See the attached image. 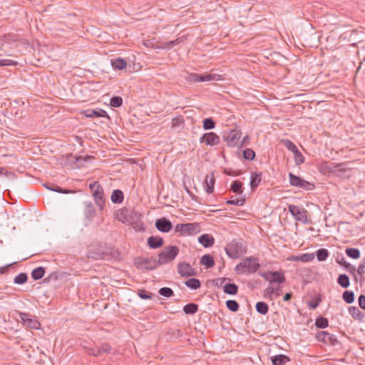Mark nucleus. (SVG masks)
<instances>
[{
    "label": "nucleus",
    "mask_w": 365,
    "mask_h": 365,
    "mask_svg": "<svg viewBox=\"0 0 365 365\" xmlns=\"http://www.w3.org/2000/svg\"><path fill=\"white\" fill-rule=\"evenodd\" d=\"M220 283L219 284L221 287L225 294L235 295L238 292V286L235 283H230L228 278H221L218 279Z\"/></svg>",
    "instance_id": "nucleus-16"
},
{
    "label": "nucleus",
    "mask_w": 365,
    "mask_h": 365,
    "mask_svg": "<svg viewBox=\"0 0 365 365\" xmlns=\"http://www.w3.org/2000/svg\"><path fill=\"white\" fill-rule=\"evenodd\" d=\"M123 103V99L120 96H114L110 98V105L114 108L120 107Z\"/></svg>",
    "instance_id": "nucleus-48"
},
{
    "label": "nucleus",
    "mask_w": 365,
    "mask_h": 365,
    "mask_svg": "<svg viewBox=\"0 0 365 365\" xmlns=\"http://www.w3.org/2000/svg\"><path fill=\"white\" fill-rule=\"evenodd\" d=\"M135 264L138 269L146 270H153L159 266L155 258L145 259L139 257L135 259Z\"/></svg>",
    "instance_id": "nucleus-11"
},
{
    "label": "nucleus",
    "mask_w": 365,
    "mask_h": 365,
    "mask_svg": "<svg viewBox=\"0 0 365 365\" xmlns=\"http://www.w3.org/2000/svg\"><path fill=\"white\" fill-rule=\"evenodd\" d=\"M45 274V269L43 267H38L33 269L31 272V277L34 280H38L41 279Z\"/></svg>",
    "instance_id": "nucleus-31"
},
{
    "label": "nucleus",
    "mask_w": 365,
    "mask_h": 365,
    "mask_svg": "<svg viewBox=\"0 0 365 365\" xmlns=\"http://www.w3.org/2000/svg\"><path fill=\"white\" fill-rule=\"evenodd\" d=\"M342 298L347 304H351L354 301V293L352 291H345L342 294Z\"/></svg>",
    "instance_id": "nucleus-39"
},
{
    "label": "nucleus",
    "mask_w": 365,
    "mask_h": 365,
    "mask_svg": "<svg viewBox=\"0 0 365 365\" xmlns=\"http://www.w3.org/2000/svg\"><path fill=\"white\" fill-rule=\"evenodd\" d=\"M158 292L165 297H170L174 295L173 289L169 287H162L159 289Z\"/></svg>",
    "instance_id": "nucleus-47"
},
{
    "label": "nucleus",
    "mask_w": 365,
    "mask_h": 365,
    "mask_svg": "<svg viewBox=\"0 0 365 365\" xmlns=\"http://www.w3.org/2000/svg\"><path fill=\"white\" fill-rule=\"evenodd\" d=\"M147 243L149 247L158 249L163 245L164 240L160 236H150L148 238Z\"/></svg>",
    "instance_id": "nucleus-21"
},
{
    "label": "nucleus",
    "mask_w": 365,
    "mask_h": 365,
    "mask_svg": "<svg viewBox=\"0 0 365 365\" xmlns=\"http://www.w3.org/2000/svg\"><path fill=\"white\" fill-rule=\"evenodd\" d=\"M288 210L296 220L300 221L304 224L308 222L307 210L304 208L301 209L297 205H289L288 206Z\"/></svg>",
    "instance_id": "nucleus-10"
},
{
    "label": "nucleus",
    "mask_w": 365,
    "mask_h": 365,
    "mask_svg": "<svg viewBox=\"0 0 365 365\" xmlns=\"http://www.w3.org/2000/svg\"><path fill=\"white\" fill-rule=\"evenodd\" d=\"M245 202V199H240L236 198L235 200H229L227 201V204L228 205H237V206H242Z\"/></svg>",
    "instance_id": "nucleus-55"
},
{
    "label": "nucleus",
    "mask_w": 365,
    "mask_h": 365,
    "mask_svg": "<svg viewBox=\"0 0 365 365\" xmlns=\"http://www.w3.org/2000/svg\"><path fill=\"white\" fill-rule=\"evenodd\" d=\"M283 143L286 148L292 152L293 154L298 150L295 144L289 140H283Z\"/></svg>",
    "instance_id": "nucleus-49"
},
{
    "label": "nucleus",
    "mask_w": 365,
    "mask_h": 365,
    "mask_svg": "<svg viewBox=\"0 0 365 365\" xmlns=\"http://www.w3.org/2000/svg\"><path fill=\"white\" fill-rule=\"evenodd\" d=\"M260 275L267 281L270 283H278L281 284L285 282V277L284 274L281 272L268 271L261 273Z\"/></svg>",
    "instance_id": "nucleus-13"
},
{
    "label": "nucleus",
    "mask_w": 365,
    "mask_h": 365,
    "mask_svg": "<svg viewBox=\"0 0 365 365\" xmlns=\"http://www.w3.org/2000/svg\"><path fill=\"white\" fill-rule=\"evenodd\" d=\"M215 125V122L211 118H205L202 122V127L205 130L213 129Z\"/></svg>",
    "instance_id": "nucleus-43"
},
{
    "label": "nucleus",
    "mask_w": 365,
    "mask_h": 365,
    "mask_svg": "<svg viewBox=\"0 0 365 365\" xmlns=\"http://www.w3.org/2000/svg\"><path fill=\"white\" fill-rule=\"evenodd\" d=\"M243 158L247 160H252L255 158V153L251 148H246L243 150Z\"/></svg>",
    "instance_id": "nucleus-46"
},
{
    "label": "nucleus",
    "mask_w": 365,
    "mask_h": 365,
    "mask_svg": "<svg viewBox=\"0 0 365 365\" xmlns=\"http://www.w3.org/2000/svg\"><path fill=\"white\" fill-rule=\"evenodd\" d=\"M256 310L261 314H266L269 311V307L266 302H259L256 304Z\"/></svg>",
    "instance_id": "nucleus-35"
},
{
    "label": "nucleus",
    "mask_w": 365,
    "mask_h": 365,
    "mask_svg": "<svg viewBox=\"0 0 365 365\" xmlns=\"http://www.w3.org/2000/svg\"><path fill=\"white\" fill-rule=\"evenodd\" d=\"M28 276L26 273H20L15 277L14 282L15 284H23L27 282Z\"/></svg>",
    "instance_id": "nucleus-44"
},
{
    "label": "nucleus",
    "mask_w": 365,
    "mask_h": 365,
    "mask_svg": "<svg viewBox=\"0 0 365 365\" xmlns=\"http://www.w3.org/2000/svg\"><path fill=\"white\" fill-rule=\"evenodd\" d=\"M87 354L88 355H91V356H96V357H98V356H101V353H100V350H99L98 346L88 348Z\"/></svg>",
    "instance_id": "nucleus-56"
},
{
    "label": "nucleus",
    "mask_w": 365,
    "mask_h": 365,
    "mask_svg": "<svg viewBox=\"0 0 365 365\" xmlns=\"http://www.w3.org/2000/svg\"><path fill=\"white\" fill-rule=\"evenodd\" d=\"M18 63L11 59L0 60V67L8 66H17Z\"/></svg>",
    "instance_id": "nucleus-57"
},
{
    "label": "nucleus",
    "mask_w": 365,
    "mask_h": 365,
    "mask_svg": "<svg viewBox=\"0 0 365 365\" xmlns=\"http://www.w3.org/2000/svg\"><path fill=\"white\" fill-rule=\"evenodd\" d=\"M155 225L157 230L162 232H169L173 228L172 222L166 217L156 220Z\"/></svg>",
    "instance_id": "nucleus-17"
},
{
    "label": "nucleus",
    "mask_w": 365,
    "mask_h": 365,
    "mask_svg": "<svg viewBox=\"0 0 365 365\" xmlns=\"http://www.w3.org/2000/svg\"><path fill=\"white\" fill-rule=\"evenodd\" d=\"M106 256H108V252H103V251H101L97 253H94L93 252L90 251L89 254H88L89 257L95 258L96 259H104V258H106Z\"/></svg>",
    "instance_id": "nucleus-50"
},
{
    "label": "nucleus",
    "mask_w": 365,
    "mask_h": 365,
    "mask_svg": "<svg viewBox=\"0 0 365 365\" xmlns=\"http://www.w3.org/2000/svg\"><path fill=\"white\" fill-rule=\"evenodd\" d=\"M294 159L296 165H301L304 162V158L299 150L294 153Z\"/></svg>",
    "instance_id": "nucleus-52"
},
{
    "label": "nucleus",
    "mask_w": 365,
    "mask_h": 365,
    "mask_svg": "<svg viewBox=\"0 0 365 365\" xmlns=\"http://www.w3.org/2000/svg\"><path fill=\"white\" fill-rule=\"evenodd\" d=\"M178 273L182 277L195 276L194 269L187 263H180L178 267Z\"/></svg>",
    "instance_id": "nucleus-20"
},
{
    "label": "nucleus",
    "mask_w": 365,
    "mask_h": 365,
    "mask_svg": "<svg viewBox=\"0 0 365 365\" xmlns=\"http://www.w3.org/2000/svg\"><path fill=\"white\" fill-rule=\"evenodd\" d=\"M272 292H274V294L276 296L281 295V294H282L281 287L278 286L277 287H273V289Z\"/></svg>",
    "instance_id": "nucleus-63"
},
{
    "label": "nucleus",
    "mask_w": 365,
    "mask_h": 365,
    "mask_svg": "<svg viewBox=\"0 0 365 365\" xmlns=\"http://www.w3.org/2000/svg\"><path fill=\"white\" fill-rule=\"evenodd\" d=\"M346 254L352 259H358L360 257V251L356 248H347Z\"/></svg>",
    "instance_id": "nucleus-42"
},
{
    "label": "nucleus",
    "mask_w": 365,
    "mask_h": 365,
    "mask_svg": "<svg viewBox=\"0 0 365 365\" xmlns=\"http://www.w3.org/2000/svg\"><path fill=\"white\" fill-rule=\"evenodd\" d=\"M289 182L292 186L303 188L307 190H310L312 189V187H314V185L311 184L309 182L302 179L299 176L294 175L292 173H289Z\"/></svg>",
    "instance_id": "nucleus-12"
},
{
    "label": "nucleus",
    "mask_w": 365,
    "mask_h": 365,
    "mask_svg": "<svg viewBox=\"0 0 365 365\" xmlns=\"http://www.w3.org/2000/svg\"><path fill=\"white\" fill-rule=\"evenodd\" d=\"M188 81L192 83L205 82V81H220L222 79L220 75L217 73H206V74H197L190 73L187 78Z\"/></svg>",
    "instance_id": "nucleus-8"
},
{
    "label": "nucleus",
    "mask_w": 365,
    "mask_h": 365,
    "mask_svg": "<svg viewBox=\"0 0 365 365\" xmlns=\"http://www.w3.org/2000/svg\"><path fill=\"white\" fill-rule=\"evenodd\" d=\"M337 282L343 288H347L350 284L349 277L345 274H341L338 277Z\"/></svg>",
    "instance_id": "nucleus-34"
},
{
    "label": "nucleus",
    "mask_w": 365,
    "mask_h": 365,
    "mask_svg": "<svg viewBox=\"0 0 365 365\" xmlns=\"http://www.w3.org/2000/svg\"><path fill=\"white\" fill-rule=\"evenodd\" d=\"M138 295L143 299H149L152 297V294L146 292L144 289L139 290Z\"/></svg>",
    "instance_id": "nucleus-58"
},
{
    "label": "nucleus",
    "mask_w": 365,
    "mask_h": 365,
    "mask_svg": "<svg viewBox=\"0 0 365 365\" xmlns=\"http://www.w3.org/2000/svg\"><path fill=\"white\" fill-rule=\"evenodd\" d=\"M349 170L346 163H329L324 162L319 165V170L324 175L339 174Z\"/></svg>",
    "instance_id": "nucleus-5"
},
{
    "label": "nucleus",
    "mask_w": 365,
    "mask_h": 365,
    "mask_svg": "<svg viewBox=\"0 0 365 365\" xmlns=\"http://www.w3.org/2000/svg\"><path fill=\"white\" fill-rule=\"evenodd\" d=\"M200 263L206 267V268H211L215 265L213 257L210 255H205L200 259Z\"/></svg>",
    "instance_id": "nucleus-30"
},
{
    "label": "nucleus",
    "mask_w": 365,
    "mask_h": 365,
    "mask_svg": "<svg viewBox=\"0 0 365 365\" xmlns=\"http://www.w3.org/2000/svg\"><path fill=\"white\" fill-rule=\"evenodd\" d=\"M215 182V179L213 174H212L210 176H206L205 189L207 193L210 194L213 192Z\"/></svg>",
    "instance_id": "nucleus-24"
},
{
    "label": "nucleus",
    "mask_w": 365,
    "mask_h": 365,
    "mask_svg": "<svg viewBox=\"0 0 365 365\" xmlns=\"http://www.w3.org/2000/svg\"><path fill=\"white\" fill-rule=\"evenodd\" d=\"M319 302H320V299H317L316 301H312L309 303V307L312 309H315L319 306Z\"/></svg>",
    "instance_id": "nucleus-62"
},
{
    "label": "nucleus",
    "mask_w": 365,
    "mask_h": 365,
    "mask_svg": "<svg viewBox=\"0 0 365 365\" xmlns=\"http://www.w3.org/2000/svg\"><path fill=\"white\" fill-rule=\"evenodd\" d=\"M98 348H99V350H100L101 355L103 353H104V354H109V353H110V351L112 350L111 346L108 343H106V342H104V343L101 344L98 346Z\"/></svg>",
    "instance_id": "nucleus-51"
},
{
    "label": "nucleus",
    "mask_w": 365,
    "mask_h": 365,
    "mask_svg": "<svg viewBox=\"0 0 365 365\" xmlns=\"http://www.w3.org/2000/svg\"><path fill=\"white\" fill-rule=\"evenodd\" d=\"M241 135L240 130L234 128L229 131H224L222 138L229 147H235L239 143Z\"/></svg>",
    "instance_id": "nucleus-9"
},
{
    "label": "nucleus",
    "mask_w": 365,
    "mask_h": 365,
    "mask_svg": "<svg viewBox=\"0 0 365 365\" xmlns=\"http://www.w3.org/2000/svg\"><path fill=\"white\" fill-rule=\"evenodd\" d=\"M226 306L227 309L232 312H237L240 308L238 302L235 300L229 299L226 302Z\"/></svg>",
    "instance_id": "nucleus-41"
},
{
    "label": "nucleus",
    "mask_w": 365,
    "mask_h": 365,
    "mask_svg": "<svg viewBox=\"0 0 365 365\" xmlns=\"http://www.w3.org/2000/svg\"><path fill=\"white\" fill-rule=\"evenodd\" d=\"M20 318L24 324L29 328L37 329L40 327V323L26 313H20Z\"/></svg>",
    "instance_id": "nucleus-18"
},
{
    "label": "nucleus",
    "mask_w": 365,
    "mask_h": 365,
    "mask_svg": "<svg viewBox=\"0 0 365 365\" xmlns=\"http://www.w3.org/2000/svg\"><path fill=\"white\" fill-rule=\"evenodd\" d=\"M111 201L115 203H121L124 199V195L120 190H114L110 197Z\"/></svg>",
    "instance_id": "nucleus-27"
},
{
    "label": "nucleus",
    "mask_w": 365,
    "mask_h": 365,
    "mask_svg": "<svg viewBox=\"0 0 365 365\" xmlns=\"http://www.w3.org/2000/svg\"><path fill=\"white\" fill-rule=\"evenodd\" d=\"M316 338L319 341L328 345L334 346L338 343L337 338L335 335L325 331L318 332L316 335Z\"/></svg>",
    "instance_id": "nucleus-15"
},
{
    "label": "nucleus",
    "mask_w": 365,
    "mask_h": 365,
    "mask_svg": "<svg viewBox=\"0 0 365 365\" xmlns=\"http://www.w3.org/2000/svg\"><path fill=\"white\" fill-rule=\"evenodd\" d=\"M200 225L197 222L178 224L175 227V232L180 233L182 235H195L200 232Z\"/></svg>",
    "instance_id": "nucleus-7"
},
{
    "label": "nucleus",
    "mask_w": 365,
    "mask_h": 365,
    "mask_svg": "<svg viewBox=\"0 0 365 365\" xmlns=\"http://www.w3.org/2000/svg\"><path fill=\"white\" fill-rule=\"evenodd\" d=\"M89 188L93 192V197L96 205L102 210L105 206L104 192L102 186L98 182H94L89 184Z\"/></svg>",
    "instance_id": "nucleus-6"
},
{
    "label": "nucleus",
    "mask_w": 365,
    "mask_h": 365,
    "mask_svg": "<svg viewBox=\"0 0 365 365\" xmlns=\"http://www.w3.org/2000/svg\"><path fill=\"white\" fill-rule=\"evenodd\" d=\"M116 217L119 221L125 224H137L140 222L142 214L133 209L124 208L118 210Z\"/></svg>",
    "instance_id": "nucleus-3"
},
{
    "label": "nucleus",
    "mask_w": 365,
    "mask_h": 365,
    "mask_svg": "<svg viewBox=\"0 0 365 365\" xmlns=\"http://www.w3.org/2000/svg\"><path fill=\"white\" fill-rule=\"evenodd\" d=\"M185 285L192 289H197L200 287L201 282L198 279L190 278L185 282Z\"/></svg>",
    "instance_id": "nucleus-32"
},
{
    "label": "nucleus",
    "mask_w": 365,
    "mask_h": 365,
    "mask_svg": "<svg viewBox=\"0 0 365 365\" xmlns=\"http://www.w3.org/2000/svg\"><path fill=\"white\" fill-rule=\"evenodd\" d=\"M359 307L365 310V295L361 294L358 299Z\"/></svg>",
    "instance_id": "nucleus-60"
},
{
    "label": "nucleus",
    "mask_w": 365,
    "mask_h": 365,
    "mask_svg": "<svg viewBox=\"0 0 365 365\" xmlns=\"http://www.w3.org/2000/svg\"><path fill=\"white\" fill-rule=\"evenodd\" d=\"M111 66L115 70H123L127 66L125 60L121 58L111 60Z\"/></svg>",
    "instance_id": "nucleus-28"
},
{
    "label": "nucleus",
    "mask_w": 365,
    "mask_h": 365,
    "mask_svg": "<svg viewBox=\"0 0 365 365\" xmlns=\"http://www.w3.org/2000/svg\"><path fill=\"white\" fill-rule=\"evenodd\" d=\"M315 325L319 329H324L328 327V319L323 317H318L315 321Z\"/></svg>",
    "instance_id": "nucleus-38"
},
{
    "label": "nucleus",
    "mask_w": 365,
    "mask_h": 365,
    "mask_svg": "<svg viewBox=\"0 0 365 365\" xmlns=\"http://www.w3.org/2000/svg\"><path fill=\"white\" fill-rule=\"evenodd\" d=\"M83 114L87 118L104 117L109 118V115L104 110L101 108L88 109L83 112Z\"/></svg>",
    "instance_id": "nucleus-19"
},
{
    "label": "nucleus",
    "mask_w": 365,
    "mask_h": 365,
    "mask_svg": "<svg viewBox=\"0 0 365 365\" xmlns=\"http://www.w3.org/2000/svg\"><path fill=\"white\" fill-rule=\"evenodd\" d=\"M71 157L74 159L73 163L76 165V167L83 166V164H82L81 161H85L86 160V159L82 158L81 156H79V157L71 156Z\"/></svg>",
    "instance_id": "nucleus-59"
},
{
    "label": "nucleus",
    "mask_w": 365,
    "mask_h": 365,
    "mask_svg": "<svg viewBox=\"0 0 365 365\" xmlns=\"http://www.w3.org/2000/svg\"><path fill=\"white\" fill-rule=\"evenodd\" d=\"M48 190L56 191L57 192H61V193H68L70 191L68 190H63L61 187L56 185H45Z\"/></svg>",
    "instance_id": "nucleus-54"
},
{
    "label": "nucleus",
    "mask_w": 365,
    "mask_h": 365,
    "mask_svg": "<svg viewBox=\"0 0 365 365\" xmlns=\"http://www.w3.org/2000/svg\"><path fill=\"white\" fill-rule=\"evenodd\" d=\"M231 190L237 194H242L243 192L242 183L239 180H235L231 185Z\"/></svg>",
    "instance_id": "nucleus-37"
},
{
    "label": "nucleus",
    "mask_w": 365,
    "mask_h": 365,
    "mask_svg": "<svg viewBox=\"0 0 365 365\" xmlns=\"http://www.w3.org/2000/svg\"><path fill=\"white\" fill-rule=\"evenodd\" d=\"M314 259V255L312 253H306L300 255V261L303 262H311Z\"/></svg>",
    "instance_id": "nucleus-53"
},
{
    "label": "nucleus",
    "mask_w": 365,
    "mask_h": 365,
    "mask_svg": "<svg viewBox=\"0 0 365 365\" xmlns=\"http://www.w3.org/2000/svg\"><path fill=\"white\" fill-rule=\"evenodd\" d=\"M365 261H364L363 262H361L358 269H357V272L359 275L362 276L364 274V273L365 272Z\"/></svg>",
    "instance_id": "nucleus-61"
},
{
    "label": "nucleus",
    "mask_w": 365,
    "mask_h": 365,
    "mask_svg": "<svg viewBox=\"0 0 365 365\" xmlns=\"http://www.w3.org/2000/svg\"><path fill=\"white\" fill-rule=\"evenodd\" d=\"M84 213L86 217L90 219L96 215V208L92 202H88L85 203Z\"/></svg>",
    "instance_id": "nucleus-29"
},
{
    "label": "nucleus",
    "mask_w": 365,
    "mask_h": 365,
    "mask_svg": "<svg viewBox=\"0 0 365 365\" xmlns=\"http://www.w3.org/2000/svg\"><path fill=\"white\" fill-rule=\"evenodd\" d=\"M292 297V293L289 292V293H286L283 297V300L285 301V302H287L289 300H290Z\"/></svg>",
    "instance_id": "nucleus-64"
},
{
    "label": "nucleus",
    "mask_w": 365,
    "mask_h": 365,
    "mask_svg": "<svg viewBox=\"0 0 365 365\" xmlns=\"http://www.w3.org/2000/svg\"><path fill=\"white\" fill-rule=\"evenodd\" d=\"M179 253V248L176 246L169 245L165 247L158 255L157 260L158 265L168 264L173 261Z\"/></svg>",
    "instance_id": "nucleus-4"
},
{
    "label": "nucleus",
    "mask_w": 365,
    "mask_h": 365,
    "mask_svg": "<svg viewBox=\"0 0 365 365\" xmlns=\"http://www.w3.org/2000/svg\"><path fill=\"white\" fill-rule=\"evenodd\" d=\"M349 313L354 319L359 321H362L365 317V314L356 307H350Z\"/></svg>",
    "instance_id": "nucleus-25"
},
{
    "label": "nucleus",
    "mask_w": 365,
    "mask_h": 365,
    "mask_svg": "<svg viewBox=\"0 0 365 365\" xmlns=\"http://www.w3.org/2000/svg\"><path fill=\"white\" fill-rule=\"evenodd\" d=\"M289 358L284 354L275 355L271 357L273 365H284L287 362L289 361Z\"/></svg>",
    "instance_id": "nucleus-23"
},
{
    "label": "nucleus",
    "mask_w": 365,
    "mask_h": 365,
    "mask_svg": "<svg viewBox=\"0 0 365 365\" xmlns=\"http://www.w3.org/2000/svg\"><path fill=\"white\" fill-rule=\"evenodd\" d=\"M200 143H205L206 145L215 146L220 143V138L215 133L210 132L204 133L200 138Z\"/></svg>",
    "instance_id": "nucleus-14"
},
{
    "label": "nucleus",
    "mask_w": 365,
    "mask_h": 365,
    "mask_svg": "<svg viewBox=\"0 0 365 365\" xmlns=\"http://www.w3.org/2000/svg\"><path fill=\"white\" fill-rule=\"evenodd\" d=\"M198 310V305L195 303H189L184 306L183 311L187 314H194Z\"/></svg>",
    "instance_id": "nucleus-33"
},
{
    "label": "nucleus",
    "mask_w": 365,
    "mask_h": 365,
    "mask_svg": "<svg viewBox=\"0 0 365 365\" xmlns=\"http://www.w3.org/2000/svg\"><path fill=\"white\" fill-rule=\"evenodd\" d=\"M262 173H252L251 175V181H250V187L252 190H255L258 185H259L260 182L262 181Z\"/></svg>",
    "instance_id": "nucleus-26"
},
{
    "label": "nucleus",
    "mask_w": 365,
    "mask_h": 365,
    "mask_svg": "<svg viewBox=\"0 0 365 365\" xmlns=\"http://www.w3.org/2000/svg\"><path fill=\"white\" fill-rule=\"evenodd\" d=\"M260 267L258 258L250 256L245 257L235 267L237 274H252Z\"/></svg>",
    "instance_id": "nucleus-1"
},
{
    "label": "nucleus",
    "mask_w": 365,
    "mask_h": 365,
    "mask_svg": "<svg viewBox=\"0 0 365 365\" xmlns=\"http://www.w3.org/2000/svg\"><path fill=\"white\" fill-rule=\"evenodd\" d=\"M316 256L319 261H324L329 256V251L327 249L321 248L316 252Z\"/></svg>",
    "instance_id": "nucleus-36"
},
{
    "label": "nucleus",
    "mask_w": 365,
    "mask_h": 365,
    "mask_svg": "<svg viewBox=\"0 0 365 365\" xmlns=\"http://www.w3.org/2000/svg\"><path fill=\"white\" fill-rule=\"evenodd\" d=\"M198 241L205 247H210L213 245L215 239L209 234H203L198 237Z\"/></svg>",
    "instance_id": "nucleus-22"
},
{
    "label": "nucleus",
    "mask_w": 365,
    "mask_h": 365,
    "mask_svg": "<svg viewBox=\"0 0 365 365\" xmlns=\"http://www.w3.org/2000/svg\"><path fill=\"white\" fill-rule=\"evenodd\" d=\"M184 122H185V120H184V118L182 116H178V117L174 118L172 120L171 128L173 129L179 128L180 126H181L184 124Z\"/></svg>",
    "instance_id": "nucleus-45"
},
{
    "label": "nucleus",
    "mask_w": 365,
    "mask_h": 365,
    "mask_svg": "<svg viewBox=\"0 0 365 365\" xmlns=\"http://www.w3.org/2000/svg\"><path fill=\"white\" fill-rule=\"evenodd\" d=\"M225 250L229 257L237 259L246 253L247 246L242 239H235L229 242Z\"/></svg>",
    "instance_id": "nucleus-2"
},
{
    "label": "nucleus",
    "mask_w": 365,
    "mask_h": 365,
    "mask_svg": "<svg viewBox=\"0 0 365 365\" xmlns=\"http://www.w3.org/2000/svg\"><path fill=\"white\" fill-rule=\"evenodd\" d=\"M184 38H185V37L182 36V37L176 38L175 40H173V41H168V42H165V43H164L163 44L162 47L163 48H173L175 46L179 44L180 43L184 41Z\"/></svg>",
    "instance_id": "nucleus-40"
}]
</instances>
